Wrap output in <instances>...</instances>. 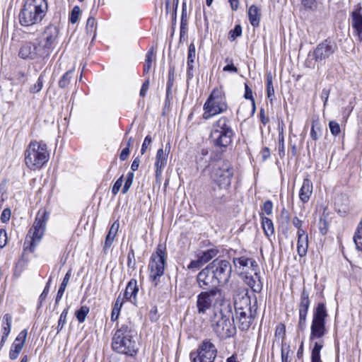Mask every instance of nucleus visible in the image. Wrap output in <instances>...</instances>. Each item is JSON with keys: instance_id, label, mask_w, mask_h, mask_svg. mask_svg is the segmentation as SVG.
I'll use <instances>...</instances> for the list:
<instances>
[{"instance_id": "42", "label": "nucleus", "mask_w": 362, "mask_h": 362, "mask_svg": "<svg viewBox=\"0 0 362 362\" xmlns=\"http://www.w3.org/2000/svg\"><path fill=\"white\" fill-rule=\"evenodd\" d=\"M154 57L153 49L151 48L146 54V59L144 64V74H148L151 68L153 59Z\"/></svg>"}, {"instance_id": "9", "label": "nucleus", "mask_w": 362, "mask_h": 362, "mask_svg": "<svg viewBox=\"0 0 362 362\" xmlns=\"http://www.w3.org/2000/svg\"><path fill=\"white\" fill-rule=\"evenodd\" d=\"M328 314L325 304L320 303L314 310L310 327V340L322 338L326 333L325 320Z\"/></svg>"}, {"instance_id": "20", "label": "nucleus", "mask_w": 362, "mask_h": 362, "mask_svg": "<svg viewBox=\"0 0 362 362\" xmlns=\"http://www.w3.org/2000/svg\"><path fill=\"white\" fill-rule=\"evenodd\" d=\"M351 18L354 33L359 41L362 42V6L360 4H357L351 13Z\"/></svg>"}, {"instance_id": "10", "label": "nucleus", "mask_w": 362, "mask_h": 362, "mask_svg": "<svg viewBox=\"0 0 362 362\" xmlns=\"http://www.w3.org/2000/svg\"><path fill=\"white\" fill-rule=\"evenodd\" d=\"M221 300H222V293L218 288L203 290L197 297L196 306L198 314H206L207 310Z\"/></svg>"}, {"instance_id": "60", "label": "nucleus", "mask_w": 362, "mask_h": 362, "mask_svg": "<svg viewBox=\"0 0 362 362\" xmlns=\"http://www.w3.org/2000/svg\"><path fill=\"white\" fill-rule=\"evenodd\" d=\"M148 315L151 322H156L158 320L159 315H158V308L156 305L152 306Z\"/></svg>"}, {"instance_id": "8", "label": "nucleus", "mask_w": 362, "mask_h": 362, "mask_svg": "<svg viewBox=\"0 0 362 362\" xmlns=\"http://www.w3.org/2000/svg\"><path fill=\"white\" fill-rule=\"evenodd\" d=\"M166 261V246L160 243L158 245L156 251L151 255L148 264L149 279L155 286L158 284L160 277L164 274Z\"/></svg>"}, {"instance_id": "49", "label": "nucleus", "mask_w": 362, "mask_h": 362, "mask_svg": "<svg viewBox=\"0 0 362 362\" xmlns=\"http://www.w3.org/2000/svg\"><path fill=\"white\" fill-rule=\"evenodd\" d=\"M267 97L271 101H272L273 98L274 97V88L272 83V78L269 76L267 78Z\"/></svg>"}, {"instance_id": "6", "label": "nucleus", "mask_w": 362, "mask_h": 362, "mask_svg": "<svg viewBox=\"0 0 362 362\" xmlns=\"http://www.w3.org/2000/svg\"><path fill=\"white\" fill-rule=\"evenodd\" d=\"M49 218V214L45 210H40L37 214L32 228L29 230L24 242V250L33 252L36 245L41 240Z\"/></svg>"}, {"instance_id": "52", "label": "nucleus", "mask_w": 362, "mask_h": 362, "mask_svg": "<svg viewBox=\"0 0 362 362\" xmlns=\"http://www.w3.org/2000/svg\"><path fill=\"white\" fill-rule=\"evenodd\" d=\"M242 35V27L240 25H236L235 28L229 32V40H235Z\"/></svg>"}, {"instance_id": "48", "label": "nucleus", "mask_w": 362, "mask_h": 362, "mask_svg": "<svg viewBox=\"0 0 362 362\" xmlns=\"http://www.w3.org/2000/svg\"><path fill=\"white\" fill-rule=\"evenodd\" d=\"M195 58H196L195 45L193 43H191L189 45V48H188L187 64H190V63L194 64Z\"/></svg>"}, {"instance_id": "62", "label": "nucleus", "mask_w": 362, "mask_h": 362, "mask_svg": "<svg viewBox=\"0 0 362 362\" xmlns=\"http://www.w3.org/2000/svg\"><path fill=\"white\" fill-rule=\"evenodd\" d=\"M122 183H123V176H121L114 184L112 188V193L114 194V195H116L122 185Z\"/></svg>"}, {"instance_id": "25", "label": "nucleus", "mask_w": 362, "mask_h": 362, "mask_svg": "<svg viewBox=\"0 0 362 362\" xmlns=\"http://www.w3.org/2000/svg\"><path fill=\"white\" fill-rule=\"evenodd\" d=\"M223 190L224 189H221V191H219L218 186L211 189L210 191L211 206L216 207L226 202V194Z\"/></svg>"}, {"instance_id": "16", "label": "nucleus", "mask_w": 362, "mask_h": 362, "mask_svg": "<svg viewBox=\"0 0 362 362\" xmlns=\"http://www.w3.org/2000/svg\"><path fill=\"white\" fill-rule=\"evenodd\" d=\"M197 283L202 290H209L221 286L208 265L198 273Z\"/></svg>"}, {"instance_id": "2", "label": "nucleus", "mask_w": 362, "mask_h": 362, "mask_svg": "<svg viewBox=\"0 0 362 362\" xmlns=\"http://www.w3.org/2000/svg\"><path fill=\"white\" fill-rule=\"evenodd\" d=\"M24 1L23 7L19 13L21 25L30 26L40 23L47 11V0H24Z\"/></svg>"}, {"instance_id": "58", "label": "nucleus", "mask_w": 362, "mask_h": 362, "mask_svg": "<svg viewBox=\"0 0 362 362\" xmlns=\"http://www.w3.org/2000/svg\"><path fill=\"white\" fill-rule=\"evenodd\" d=\"M80 13V8L78 6H74L71 13L70 22L73 24L76 23L78 20Z\"/></svg>"}, {"instance_id": "40", "label": "nucleus", "mask_w": 362, "mask_h": 362, "mask_svg": "<svg viewBox=\"0 0 362 362\" xmlns=\"http://www.w3.org/2000/svg\"><path fill=\"white\" fill-rule=\"evenodd\" d=\"M354 241L356 244V248L358 250L362 251V218L354 234Z\"/></svg>"}, {"instance_id": "39", "label": "nucleus", "mask_w": 362, "mask_h": 362, "mask_svg": "<svg viewBox=\"0 0 362 362\" xmlns=\"http://www.w3.org/2000/svg\"><path fill=\"white\" fill-rule=\"evenodd\" d=\"M322 131L320 124L313 121L311 125L310 137L313 140L317 141L322 136Z\"/></svg>"}, {"instance_id": "17", "label": "nucleus", "mask_w": 362, "mask_h": 362, "mask_svg": "<svg viewBox=\"0 0 362 362\" xmlns=\"http://www.w3.org/2000/svg\"><path fill=\"white\" fill-rule=\"evenodd\" d=\"M310 305L309 293L304 288L301 292L298 305L299 320L297 326L298 332H303L306 328L307 315Z\"/></svg>"}, {"instance_id": "37", "label": "nucleus", "mask_w": 362, "mask_h": 362, "mask_svg": "<svg viewBox=\"0 0 362 362\" xmlns=\"http://www.w3.org/2000/svg\"><path fill=\"white\" fill-rule=\"evenodd\" d=\"M123 303H124V299L121 298V296L119 295L117 297V298L116 299L114 306H113V308H112V313H111V320L112 321L115 322L119 318L120 310L122 307Z\"/></svg>"}, {"instance_id": "35", "label": "nucleus", "mask_w": 362, "mask_h": 362, "mask_svg": "<svg viewBox=\"0 0 362 362\" xmlns=\"http://www.w3.org/2000/svg\"><path fill=\"white\" fill-rule=\"evenodd\" d=\"M218 250L215 247H212L206 250L200 252L197 255L202 259V262H204V264H206L211 259H212L214 257H215L218 255Z\"/></svg>"}, {"instance_id": "15", "label": "nucleus", "mask_w": 362, "mask_h": 362, "mask_svg": "<svg viewBox=\"0 0 362 362\" xmlns=\"http://www.w3.org/2000/svg\"><path fill=\"white\" fill-rule=\"evenodd\" d=\"M337 49V45L330 40H325L322 42L317 45L314 49L312 56L320 66L325 64L326 59H329Z\"/></svg>"}, {"instance_id": "13", "label": "nucleus", "mask_w": 362, "mask_h": 362, "mask_svg": "<svg viewBox=\"0 0 362 362\" xmlns=\"http://www.w3.org/2000/svg\"><path fill=\"white\" fill-rule=\"evenodd\" d=\"M59 35V29L57 26L49 25L46 27L41 37L37 40L40 47L48 57L55 48L56 41Z\"/></svg>"}, {"instance_id": "56", "label": "nucleus", "mask_w": 362, "mask_h": 362, "mask_svg": "<svg viewBox=\"0 0 362 362\" xmlns=\"http://www.w3.org/2000/svg\"><path fill=\"white\" fill-rule=\"evenodd\" d=\"M323 345L320 343L315 342L311 353V360L320 358V351Z\"/></svg>"}, {"instance_id": "31", "label": "nucleus", "mask_w": 362, "mask_h": 362, "mask_svg": "<svg viewBox=\"0 0 362 362\" xmlns=\"http://www.w3.org/2000/svg\"><path fill=\"white\" fill-rule=\"evenodd\" d=\"M248 18L253 27H258L261 19L260 9L255 5H252L248 9Z\"/></svg>"}, {"instance_id": "41", "label": "nucleus", "mask_w": 362, "mask_h": 362, "mask_svg": "<svg viewBox=\"0 0 362 362\" xmlns=\"http://www.w3.org/2000/svg\"><path fill=\"white\" fill-rule=\"evenodd\" d=\"M301 3L306 9L313 11L318 10L322 5L320 0H302Z\"/></svg>"}, {"instance_id": "64", "label": "nucleus", "mask_w": 362, "mask_h": 362, "mask_svg": "<svg viewBox=\"0 0 362 362\" xmlns=\"http://www.w3.org/2000/svg\"><path fill=\"white\" fill-rule=\"evenodd\" d=\"M262 210L267 215H270L272 214L273 211V204L270 200H267L264 202L262 207Z\"/></svg>"}, {"instance_id": "19", "label": "nucleus", "mask_w": 362, "mask_h": 362, "mask_svg": "<svg viewBox=\"0 0 362 362\" xmlns=\"http://www.w3.org/2000/svg\"><path fill=\"white\" fill-rule=\"evenodd\" d=\"M235 311L251 310L257 308V298L255 297L253 303L247 291H243L237 295L234 300Z\"/></svg>"}, {"instance_id": "14", "label": "nucleus", "mask_w": 362, "mask_h": 362, "mask_svg": "<svg viewBox=\"0 0 362 362\" xmlns=\"http://www.w3.org/2000/svg\"><path fill=\"white\" fill-rule=\"evenodd\" d=\"M18 56L25 60H35L47 57L38 42H24L19 49Z\"/></svg>"}, {"instance_id": "61", "label": "nucleus", "mask_w": 362, "mask_h": 362, "mask_svg": "<svg viewBox=\"0 0 362 362\" xmlns=\"http://www.w3.org/2000/svg\"><path fill=\"white\" fill-rule=\"evenodd\" d=\"M95 20L93 17H89L86 23V30L88 32L92 33L95 30Z\"/></svg>"}, {"instance_id": "59", "label": "nucleus", "mask_w": 362, "mask_h": 362, "mask_svg": "<svg viewBox=\"0 0 362 362\" xmlns=\"http://www.w3.org/2000/svg\"><path fill=\"white\" fill-rule=\"evenodd\" d=\"M8 241L7 233L5 229L0 228V248L4 247Z\"/></svg>"}, {"instance_id": "18", "label": "nucleus", "mask_w": 362, "mask_h": 362, "mask_svg": "<svg viewBox=\"0 0 362 362\" xmlns=\"http://www.w3.org/2000/svg\"><path fill=\"white\" fill-rule=\"evenodd\" d=\"M257 308L251 310H240L235 312V318L238 322V327L243 331H247L253 323L256 315Z\"/></svg>"}, {"instance_id": "5", "label": "nucleus", "mask_w": 362, "mask_h": 362, "mask_svg": "<svg viewBox=\"0 0 362 362\" xmlns=\"http://www.w3.org/2000/svg\"><path fill=\"white\" fill-rule=\"evenodd\" d=\"M228 109L225 92L222 88H214L203 106V119H209L212 117L226 112Z\"/></svg>"}, {"instance_id": "47", "label": "nucleus", "mask_w": 362, "mask_h": 362, "mask_svg": "<svg viewBox=\"0 0 362 362\" xmlns=\"http://www.w3.org/2000/svg\"><path fill=\"white\" fill-rule=\"evenodd\" d=\"M187 14H186V10L183 7L182 12V18H181V23H180V38L185 35L187 32Z\"/></svg>"}, {"instance_id": "43", "label": "nucleus", "mask_w": 362, "mask_h": 362, "mask_svg": "<svg viewBox=\"0 0 362 362\" xmlns=\"http://www.w3.org/2000/svg\"><path fill=\"white\" fill-rule=\"evenodd\" d=\"M244 98L247 100H250L252 103V110L249 115H254L255 112V102L252 95V90L247 83H245V94Z\"/></svg>"}, {"instance_id": "7", "label": "nucleus", "mask_w": 362, "mask_h": 362, "mask_svg": "<svg viewBox=\"0 0 362 362\" xmlns=\"http://www.w3.org/2000/svg\"><path fill=\"white\" fill-rule=\"evenodd\" d=\"M233 168L230 161L219 160L211 165V178L219 187V191L227 189L231 184Z\"/></svg>"}, {"instance_id": "26", "label": "nucleus", "mask_w": 362, "mask_h": 362, "mask_svg": "<svg viewBox=\"0 0 362 362\" xmlns=\"http://www.w3.org/2000/svg\"><path fill=\"white\" fill-rule=\"evenodd\" d=\"M233 131L230 121L226 117H221L214 122L212 125L213 134H217L218 132Z\"/></svg>"}, {"instance_id": "44", "label": "nucleus", "mask_w": 362, "mask_h": 362, "mask_svg": "<svg viewBox=\"0 0 362 362\" xmlns=\"http://www.w3.org/2000/svg\"><path fill=\"white\" fill-rule=\"evenodd\" d=\"M73 75V71L69 70L67 71L64 75L61 77L59 81L58 85L60 88H65L70 83L71 78Z\"/></svg>"}, {"instance_id": "38", "label": "nucleus", "mask_w": 362, "mask_h": 362, "mask_svg": "<svg viewBox=\"0 0 362 362\" xmlns=\"http://www.w3.org/2000/svg\"><path fill=\"white\" fill-rule=\"evenodd\" d=\"M252 110V103H242L238 110H237V115H240L243 117H250L253 116V115H249L250 112Z\"/></svg>"}, {"instance_id": "55", "label": "nucleus", "mask_w": 362, "mask_h": 362, "mask_svg": "<svg viewBox=\"0 0 362 362\" xmlns=\"http://www.w3.org/2000/svg\"><path fill=\"white\" fill-rule=\"evenodd\" d=\"M204 264V262H202V259L197 255V259L195 260H192L188 264L187 269L189 270L195 271L201 268Z\"/></svg>"}, {"instance_id": "1", "label": "nucleus", "mask_w": 362, "mask_h": 362, "mask_svg": "<svg viewBox=\"0 0 362 362\" xmlns=\"http://www.w3.org/2000/svg\"><path fill=\"white\" fill-rule=\"evenodd\" d=\"M111 346L114 351L129 356H135L139 349L137 332L131 322L117 324Z\"/></svg>"}, {"instance_id": "11", "label": "nucleus", "mask_w": 362, "mask_h": 362, "mask_svg": "<svg viewBox=\"0 0 362 362\" xmlns=\"http://www.w3.org/2000/svg\"><path fill=\"white\" fill-rule=\"evenodd\" d=\"M217 352L215 345L209 339H204L189 356L192 362H214Z\"/></svg>"}, {"instance_id": "36", "label": "nucleus", "mask_w": 362, "mask_h": 362, "mask_svg": "<svg viewBox=\"0 0 362 362\" xmlns=\"http://www.w3.org/2000/svg\"><path fill=\"white\" fill-rule=\"evenodd\" d=\"M308 248V237H300L298 238L297 252L298 255L303 257L306 255Z\"/></svg>"}, {"instance_id": "32", "label": "nucleus", "mask_w": 362, "mask_h": 362, "mask_svg": "<svg viewBox=\"0 0 362 362\" xmlns=\"http://www.w3.org/2000/svg\"><path fill=\"white\" fill-rule=\"evenodd\" d=\"M119 228V221H115L111 226L109 232L106 236L105 241V245L104 249L109 248L115 239V237L116 236L117 231Z\"/></svg>"}, {"instance_id": "63", "label": "nucleus", "mask_w": 362, "mask_h": 362, "mask_svg": "<svg viewBox=\"0 0 362 362\" xmlns=\"http://www.w3.org/2000/svg\"><path fill=\"white\" fill-rule=\"evenodd\" d=\"M290 347L288 346L286 349L284 346L281 348V362H290L289 358Z\"/></svg>"}, {"instance_id": "45", "label": "nucleus", "mask_w": 362, "mask_h": 362, "mask_svg": "<svg viewBox=\"0 0 362 362\" xmlns=\"http://www.w3.org/2000/svg\"><path fill=\"white\" fill-rule=\"evenodd\" d=\"M69 307L64 308V310L62 312L57 326V334H59L66 325Z\"/></svg>"}, {"instance_id": "46", "label": "nucleus", "mask_w": 362, "mask_h": 362, "mask_svg": "<svg viewBox=\"0 0 362 362\" xmlns=\"http://www.w3.org/2000/svg\"><path fill=\"white\" fill-rule=\"evenodd\" d=\"M89 313V308L87 306H81L80 309L76 311L75 315L78 321L82 323L85 321L87 315Z\"/></svg>"}, {"instance_id": "30", "label": "nucleus", "mask_w": 362, "mask_h": 362, "mask_svg": "<svg viewBox=\"0 0 362 362\" xmlns=\"http://www.w3.org/2000/svg\"><path fill=\"white\" fill-rule=\"evenodd\" d=\"M262 227L264 235L271 240V237L274 234V226L273 221L268 217L260 214Z\"/></svg>"}, {"instance_id": "57", "label": "nucleus", "mask_w": 362, "mask_h": 362, "mask_svg": "<svg viewBox=\"0 0 362 362\" xmlns=\"http://www.w3.org/2000/svg\"><path fill=\"white\" fill-rule=\"evenodd\" d=\"M43 81H44L43 76L41 74L38 77L36 83H35L30 88V92L35 93H38L39 91H40L43 86Z\"/></svg>"}, {"instance_id": "50", "label": "nucleus", "mask_w": 362, "mask_h": 362, "mask_svg": "<svg viewBox=\"0 0 362 362\" xmlns=\"http://www.w3.org/2000/svg\"><path fill=\"white\" fill-rule=\"evenodd\" d=\"M134 177V175L133 172H129L127 173V178L122 190L123 194H126L128 192L129 189L132 185Z\"/></svg>"}, {"instance_id": "27", "label": "nucleus", "mask_w": 362, "mask_h": 362, "mask_svg": "<svg viewBox=\"0 0 362 362\" xmlns=\"http://www.w3.org/2000/svg\"><path fill=\"white\" fill-rule=\"evenodd\" d=\"M258 269H253L255 276H247L245 277V283L252 288V290L258 293L260 292L262 288V284L260 281V276L257 272Z\"/></svg>"}, {"instance_id": "24", "label": "nucleus", "mask_w": 362, "mask_h": 362, "mask_svg": "<svg viewBox=\"0 0 362 362\" xmlns=\"http://www.w3.org/2000/svg\"><path fill=\"white\" fill-rule=\"evenodd\" d=\"M313 194V183L308 178H305L300 189L299 198L305 204L307 203Z\"/></svg>"}, {"instance_id": "4", "label": "nucleus", "mask_w": 362, "mask_h": 362, "mask_svg": "<svg viewBox=\"0 0 362 362\" xmlns=\"http://www.w3.org/2000/svg\"><path fill=\"white\" fill-rule=\"evenodd\" d=\"M229 310L224 313L222 310H214L213 315L211 316V323L213 330L221 339H226L233 337L236 329L231 322L230 305H228Z\"/></svg>"}, {"instance_id": "33", "label": "nucleus", "mask_w": 362, "mask_h": 362, "mask_svg": "<svg viewBox=\"0 0 362 362\" xmlns=\"http://www.w3.org/2000/svg\"><path fill=\"white\" fill-rule=\"evenodd\" d=\"M12 324V316L9 313L5 314L1 320L2 336L8 337L11 333Z\"/></svg>"}, {"instance_id": "23", "label": "nucleus", "mask_w": 362, "mask_h": 362, "mask_svg": "<svg viewBox=\"0 0 362 362\" xmlns=\"http://www.w3.org/2000/svg\"><path fill=\"white\" fill-rule=\"evenodd\" d=\"M168 153H165L162 148L157 151L156 156V177L158 179L161 177L162 169L166 165Z\"/></svg>"}, {"instance_id": "34", "label": "nucleus", "mask_w": 362, "mask_h": 362, "mask_svg": "<svg viewBox=\"0 0 362 362\" xmlns=\"http://www.w3.org/2000/svg\"><path fill=\"white\" fill-rule=\"evenodd\" d=\"M71 276V270L68 271L67 273L65 274V276L64 277V279L59 288V290L57 291V294L55 299V306L58 305L59 302L62 299L64 291L66 290V286L69 281Z\"/></svg>"}, {"instance_id": "3", "label": "nucleus", "mask_w": 362, "mask_h": 362, "mask_svg": "<svg viewBox=\"0 0 362 362\" xmlns=\"http://www.w3.org/2000/svg\"><path fill=\"white\" fill-rule=\"evenodd\" d=\"M25 165L30 170H37L45 165L49 159L47 146L42 141H31L24 153Z\"/></svg>"}, {"instance_id": "53", "label": "nucleus", "mask_w": 362, "mask_h": 362, "mask_svg": "<svg viewBox=\"0 0 362 362\" xmlns=\"http://www.w3.org/2000/svg\"><path fill=\"white\" fill-rule=\"evenodd\" d=\"M279 154L280 157L285 155L284 136L283 129L279 133Z\"/></svg>"}, {"instance_id": "29", "label": "nucleus", "mask_w": 362, "mask_h": 362, "mask_svg": "<svg viewBox=\"0 0 362 362\" xmlns=\"http://www.w3.org/2000/svg\"><path fill=\"white\" fill-rule=\"evenodd\" d=\"M233 264L236 268L241 269L246 267H250L253 269H258V264L257 262L252 259L246 257L245 256L239 258L233 259Z\"/></svg>"}, {"instance_id": "51", "label": "nucleus", "mask_w": 362, "mask_h": 362, "mask_svg": "<svg viewBox=\"0 0 362 362\" xmlns=\"http://www.w3.org/2000/svg\"><path fill=\"white\" fill-rule=\"evenodd\" d=\"M135 266H136V261H135V256H134V250L132 247H130L129 251L127 254V267L129 268L134 269Z\"/></svg>"}, {"instance_id": "54", "label": "nucleus", "mask_w": 362, "mask_h": 362, "mask_svg": "<svg viewBox=\"0 0 362 362\" xmlns=\"http://www.w3.org/2000/svg\"><path fill=\"white\" fill-rule=\"evenodd\" d=\"M329 127L331 132V134L336 136H338L341 132V128L338 122L334 120H331L329 122Z\"/></svg>"}, {"instance_id": "28", "label": "nucleus", "mask_w": 362, "mask_h": 362, "mask_svg": "<svg viewBox=\"0 0 362 362\" xmlns=\"http://www.w3.org/2000/svg\"><path fill=\"white\" fill-rule=\"evenodd\" d=\"M139 291V288L137 286V281L136 279H131L126 287L124 298L127 300L132 301V298L134 300L136 298V295Z\"/></svg>"}, {"instance_id": "12", "label": "nucleus", "mask_w": 362, "mask_h": 362, "mask_svg": "<svg viewBox=\"0 0 362 362\" xmlns=\"http://www.w3.org/2000/svg\"><path fill=\"white\" fill-rule=\"evenodd\" d=\"M220 285L226 284L230 278L232 266L229 261L216 259L208 264Z\"/></svg>"}, {"instance_id": "21", "label": "nucleus", "mask_w": 362, "mask_h": 362, "mask_svg": "<svg viewBox=\"0 0 362 362\" xmlns=\"http://www.w3.org/2000/svg\"><path fill=\"white\" fill-rule=\"evenodd\" d=\"M27 335H28V331L25 329H23L18 334V336L16 337L14 341L13 342V344L11 346V349H10L9 354H8L10 359L15 360L18 357L19 354H21V352L24 346V344H25V340L27 338Z\"/></svg>"}, {"instance_id": "22", "label": "nucleus", "mask_w": 362, "mask_h": 362, "mask_svg": "<svg viewBox=\"0 0 362 362\" xmlns=\"http://www.w3.org/2000/svg\"><path fill=\"white\" fill-rule=\"evenodd\" d=\"M233 135V131L218 132L217 134H213V132L211 133L214 145L219 147L228 146L232 142Z\"/></svg>"}]
</instances>
